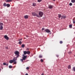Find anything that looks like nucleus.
<instances>
[{
	"label": "nucleus",
	"instance_id": "35",
	"mask_svg": "<svg viewBox=\"0 0 75 75\" xmlns=\"http://www.w3.org/2000/svg\"><path fill=\"white\" fill-rule=\"evenodd\" d=\"M22 40V39H20L18 40V41H21Z\"/></svg>",
	"mask_w": 75,
	"mask_h": 75
},
{
	"label": "nucleus",
	"instance_id": "2",
	"mask_svg": "<svg viewBox=\"0 0 75 75\" xmlns=\"http://www.w3.org/2000/svg\"><path fill=\"white\" fill-rule=\"evenodd\" d=\"M44 13L43 12L41 11L39 12V15L40 17H42V16H43Z\"/></svg>",
	"mask_w": 75,
	"mask_h": 75
},
{
	"label": "nucleus",
	"instance_id": "45",
	"mask_svg": "<svg viewBox=\"0 0 75 75\" xmlns=\"http://www.w3.org/2000/svg\"><path fill=\"white\" fill-rule=\"evenodd\" d=\"M24 38V39H26V38Z\"/></svg>",
	"mask_w": 75,
	"mask_h": 75
},
{
	"label": "nucleus",
	"instance_id": "30",
	"mask_svg": "<svg viewBox=\"0 0 75 75\" xmlns=\"http://www.w3.org/2000/svg\"><path fill=\"white\" fill-rule=\"evenodd\" d=\"M13 62L14 64H17V62H16V61H14Z\"/></svg>",
	"mask_w": 75,
	"mask_h": 75
},
{
	"label": "nucleus",
	"instance_id": "34",
	"mask_svg": "<svg viewBox=\"0 0 75 75\" xmlns=\"http://www.w3.org/2000/svg\"><path fill=\"white\" fill-rule=\"evenodd\" d=\"M4 65H6V63H4L3 64Z\"/></svg>",
	"mask_w": 75,
	"mask_h": 75
},
{
	"label": "nucleus",
	"instance_id": "16",
	"mask_svg": "<svg viewBox=\"0 0 75 75\" xmlns=\"http://www.w3.org/2000/svg\"><path fill=\"white\" fill-rule=\"evenodd\" d=\"M71 65H69L68 66V69H71Z\"/></svg>",
	"mask_w": 75,
	"mask_h": 75
},
{
	"label": "nucleus",
	"instance_id": "6",
	"mask_svg": "<svg viewBox=\"0 0 75 75\" xmlns=\"http://www.w3.org/2000/svg\"><path fill=\"white\" fill-rule=\"evenodd\" d=\"M54 7V6L52 5H50L49 6L48 8H50V9H51V8H52Z\"/></svg>",
	"mask_w": 75,
	"mask_h": 75
},
{
	"label": "nucleus",
	"instance_id": "13",
	"mask_svg": "<svg viewBox=\"0 0 75 75\" xmlns=\"http://www.w3.org/2000/svg\"><path fill=\"white\" fill-rule=\"evenodd\" d=\"M7 6V4L6 3H4L3 4V6L4 7H6Z\"/></svg>",
	"mask_w": 75,
	"mask_h": 75
},
{
	"label": "nucleus",
	"instance_id": "17",
	"mask_svg": "<svg viewBox=\"0 0 75 75\" xmlns=\"http://www.w3.org/2000/svg\"><path fill=\"white\" fill-rule=\"evenodd\" d=\"M3 26H2V25H1L0 26V30H3Z\"/></svg>",
	"mask_w": 75,
	"mask_h": 75
},
{
	"label": "nucleus",
	"instance_id": "25",
	"mask_svg": "<svg viewBox=\"0 0 75 75\" xmlns=\"http://www.w3.org/2000/svg\"><path fill=\"white\" fill-rule=\"evenodd\" d=\"M42 57V55H40L39 56V58H41Z\"/></svg>",
	"mask_w": 75,
	"mask_h": 75
},
{
	"label": "nucleus",
	"instance_id": "18",
	"mask_svg": "<svg viewBox=\"0 0 75 75\" xmlns=\"http://www.w3.org/2000/svg\"><path fill=\"white\" fill-rule=\"evenodd\" d=\"M71 1L72 2V3H75V0H71Z\"/></svg>",
	"mask_w": 75,
	"mask_h": 75
},
{
	"label": "nucleus",
	"instance_id": "5",
	"mask_svg": "<svg viewBox=\"0 0 75 75\" xmlns=\"http://www.w3.org/2000/svg\"><path fill=\"white\" fill-rule=\"evenodd\" d=\"M45 31L46 32V33H50L51 32V31H50L48 29H45Z\"/></svg>",
	"mask_w": 75,
	"mask_h": 75
},
{
	"label": "nucleus",
	"instance_id": "19",
	"mask_svg": "<svg viewBox=\"0 0 75 75\" xmlns=\"http://www.w3.org/2000/svg\"><path fill=\"white\" fill-rule=\"evenodd\" d=\"M73 22L74 24H75V19H73Z\"/></svg>",
	"mask_w": 75,
	"mask_h": 75
},
{
	"label": "nucleus",
	"instance_id": "23",
	"mask_svg": "<svg viewBox=\"0 0 75 75\" xmlns=\"http://www.w3.org/2000/svg\"><path fill=\"white\" fill-rule=\"evenodd\" d=\"M18 44H22V42H21V41H20L18 42Z\"/></svg>",
	"mask_w": 75,
	"mask_h": 75
},
{
	"label": "nucleus",
	"instance_id": "3",
	"mask_svg": "<svg viewBox=\"0 0 75 75\" xmlns=\"http://www.w3.org/2000/svg\"><path fill=\"white\" fill-rule=\"evenodd\" d=\"M32 16H36V17H38V15H37V13L35 12H33L32 13Z\"/></svg>",
	"mask_w": 75,
	"mask_h": 75
},
{
	"label": "nucleus",
	"instance_id": "37",
	"mask_svg": "<svg viewBox=\"0 0 75 75\" xmlns=\"http://www.w3.org/2000/svg\"><path fill=\"white\" fill-rule=\"evenodd\" d=\"M26 69H29V67H27L26 68Z\"/></svg>",
	"mask_w": 75,
	"mask_h": 75
},
{
	"label": "nucleus",
	"instance_id": "41",
	"mask_svg": "<svg viewBox=\"0 0 75 75\" xmlns=\"http://www.w3.org/2000/svg\"><path fill=\"white\" fill-rule=\"evenodd\" d=\"M25 75H28V74H26Z\"/></svg>",
	"mask_w": 75,
	"mask_h": 75
},
{
	"label": "nucleus",
	"instance_id": "29",
	"mask_svg": "<svg viewBox=\"0 0 75 75\" xmlns=\"http://www.w3.org/2000/svg\"><path fill=\"white\" fill-rule=\"evenodd\" d=\"M41 1H42V0H38V2H40Z\"/></svg>",
	"mask_w": 75,
	"mask_h": 75
},
{
	"label": "nucleus",
	"instance_id": "39",
	"mask_svg": "<svg viewBox=\"0 0 75 75\" xmlns=\"http://www.w3.org/2000/svg\"><path fill=\"white\" fill-rule=\"evenodd\" d=\"M69 54H71V53H72V52H69Z\"/></svg>",
	"mask_w": 75,
	"mask_h": 75
},
{
	"label": "nucleus",
	"instance_id": "27",
	"mask_svg": "<svg viewBox=\"0 0 75 75\" xmlns=\"http://www.w3.org/2000/svg\"><path fill=\"white\" fill-rule=\"evenodd\" d=\"M69 27L70 28H72V25H69Z\"/></svg>",
	"mask_w": 75,
	"mask_h": 75
},
{
	"label": "nucleus",
	"instance_id": "28",
	"mask_svg": "<svg viewBox=\"0 0 75 75\" xmlns=\"http://www.w3.org/2000/svg\"><path fill=\"white\" fill-rule=\"evenodd\" d=\"M12 66H9V68H10V69H11V68H12Z\"/></svg>",
	"mask_w": 75,
	"mask_h": 75
},
{
	"label": "nucleus",
	"instance_id": "14",
	"mask_svg": "<svg viewBox=\"0 0 75 75\" xmlns=\"http://www.w3.org/2000/svg\"><path fill=\"white\" fill-rule=\"evenodd\" d=\"M6 6L7 7H9L10 6V5L9 4H6Z\"/></svg>",
	"mask_w": 75,
	"mask_h": 75
},
{
	"label": "nucleus",
	"instance_id": "38",
	"mask_svg": "<svg viewBox=\"0 0 75 75\" xmlns=\"http://www.w3.org/2000/svg\"><path fill=\"white\" fill-rule=\"evenodd\" d=\"M56 57H58H58H59L58 55H56Z\"/></svg>",
	"mask_w": 75,
	"mask_h": 75
},
{
	"label": "nucleus",
	"instance_id": "24",
	"mask_svg": "<svg viewBox=\"0 0 75 75\" xmlns=\"http://www.w3.org/2000/svg\"><path fill=\"white\" fill-rule=\"evenodd\" d=\"M17 56L16 57V58H18V57H20V55L18 54V55H16Z\"/></svg>",
	"mask_w": 75,
	"mask_h": 75
},
{
	"label": "nucleus",
	"instance_id": "32",
	"mask_svg": "<svg viewBox=\"0 0 75 75\" xmlns=\"http://www.w3.org/2000/svg\"><path fill=\"white\" fill-rule=\"evenodd\" d=\"M60 44H62V43H63V42H62V41H60Z\"/></svg>",
	"mask_w": 75,
	"mask_h": 75
},
{
	"label": "nucleus",
	"instance_id": "1",
	"mask_svg": "<svg viewBox=\"0 0 75 75\" xmlns=\"http://www.w3.org/2000/svg\"><path fill=\"white\" fill-rule=\"evenodd\" d=\"M23 54H22V59H21L20 60L23 62L24 61H25V60L26 59V58H27V56L26 55H26V54H28V55H29L30 54V51H23Z\"/></svg>",
	"mask_w": 75,
	"mask_h": 75
},
{
	"label": "nucleus",
	"instance_id": "42",
	"mask_svg": "<svg viewBox=\"0 0 75 75\" xmlns=\"http://www.w3.org/2000/svg\"><path fill=\"white\" fill-rule=\"evenodd\" d=\"M26 37H28V35H27V36H26Z\"/></svg>",
	"mask_w": 75,
	"mask_h": 75
},
{
	"label": "nucleus",
	"instance_id": "46",
	"mask_svg": "<svg viewBox=\"0 0 75 75\" xmlns=\"http://www.w3.org/2000/svg\"><path fill=\"white\" fill-rule=\"evenodd\" d=\"M53 1H55V0H53Z\"/></svg>",
	"mask_w": 75,
	"mask_h": 75
},
{
	"label": "nucleus",
	"instance_id": "21",
	"mask_svg": "<svg viewBox=\"0 0 75 75\" xmlns=\"http://www.w3.org/2000/svg\"><path fill=\"white\" fill-rule=\"evenodd\" d=\"M33 6H36V4L35 3H33Z\"/></svg>",
	"mask_w": 75,
	"mask_h": 75
},
{
	"label": "nucleus",
	"instance_id": "15",
	"mask_svg": "<svg viewBox=\"0 0 75 75\" xmlns=\"http://www.w3.org/2000/svg\"><path fill=\"white\" fill-rule=\"evenodd\" d=\"M58 16L59 18H61V17H62L61 15V14H58Z\"/></svg>",
	"mask_w": 75,
	"mask_h": 75
},
{
	"label": "nucleus",
	"instance_id": "33",
	"mask_svg": "<svg viewBox=\"0 0 75 75\" xmlns=\"http://www.w3.org/2000/svg\"><path fill=\"white\" fill-rule=\"evenodd\" d=\"M0 25L2 26V25H3V23H1L0 24Z\"/></svg>",
	"mask_w": 75,
	"mask_h": 75
},
{
	"label": "nucleus",
	"instance_id": "4",
	"mask_svg": "<svg viewBox=\"0 0 75 75\" xmlns=\"http://www.w3.org/2000/svg\"><path fill=\"white\" fill-rule=\"evenodd\" d=\"M4 38L5 39H6V40H8L9 38L7 36V35H5L4 36Z\"/></svg>",
	"mask_w": 75,
	"mask_h": 75
},
{
	"label": "nucleus",
	"instance_id": "10",
	"mask_svg": "<svg viewBox=\"0 0 75 75\" xmlns=\"http://www.w3.org/2000/svg\"><path fill=\"white\" fill-rule=\"evenodd\" d=\"M17 59V58L16 57H14V58L13 59V61H16V60Z\"/></svg>",
	"mask_w": 75,
	"mask_h": 75
},
{
	"label": "nucleus",
	"instance_id": "47",
	"mask_svg": "<svg viewBox=\"0 0 75 75\" xmlns=\"http://www.w3.org/2000/svg\"><path fill=\"white\" fill-rule=\"evenodd\" d=\"M74 57H75V55H74Z\"/></svg>",
	"mask_w": 75,
	"mask_h": 75
},
{
	"label": "nucleus",
	"instance_id": "22",
	"mask_svg": "<svg viewBox=\"0 0 75 75\" xmlns=\"http://www.w3.org/2000/svg\"><path fill=\"white\" fill-rule=\"evenodd\" d=\"M25 47V45L24 44H22L21 45V47L22 48H24Z\"/></svg>",
	"mask_w": 75,
	"mask_h": 75
},
{
	"label": "nucleus",
	"instance_id": "20",
	"mask_svg": "<svg viewBox=\"0 0 75 75\" xmlns=\"http://www.w3.org/2000/svg\"><path fill=\"white\" fill-rule=\"evenodd\" d=\"M72 69L73 71H75V67H73Z\"/></svg>",
	"mask_w": 75,
	"mask_h": 75
},
{
	"label": "nucleus",
	"instance_id": "40",
	"mask_svg": "<svg viewBox=\"0 0 75 75\" xmlns=\"http://www.w3.org/2000/svg\"><path fill=\"white\" fill-rule=\"evenodd\" d=\"M5 48H6V49H8V47H6Z\"/></svg>",
	"mask_w": 75,
	"mask_h": 75
},
{
	"label": "nucleus",
	"instance_id": "7",
	"mask_svg": "<svg viewBox=\"0 0 75 75\" xmlns=\"http://www.w3.org/2000/svg\"><path fill=\"white\" fill-rule=\"evenodd\" d=\"M14 54L15 55H18L19 54V52L17 51H16L14 52Z\"/></svg>",
	"mask_w": 75,
	"mask_h": 75
},
{
	"label": "nucleus",
	"instance_id": "26",
	"mask_svg": "<svg viewBox=\"0 0 75 75\" xmlns=\"http://www.w3.org/2000/svg\"><path fill=\"white\" fill-rule=\"evenodd\" d=\"M69 5L70 6H72V4L71 3H70L69 4Z\"/></svg>",
	"mask_w": 75,
	"mask_h": 75
},
{
	"label": "nucleus",
	"instance_id": "12",
	"mask_svg": "<svg viewBox=\"0 0 75 75\" xmlns=\"http://www.w3.org/2000/svg\"><path fill=\"white\" fill-rule=\"evenodd\" d=\"M12 1V0H7L6 1V2H11Z\"/></svg>",
	"mask_w": 75,
	"mask_h": 75
},
{
	"label": "nucleus",
	"instance_id": "31",
	"mask_svg": "<svg viewBox=\"0 0 75 75\" xmlns=\"http://www.w3.org/2000/svg\"><path fill=\"white\" fill-rule=\"evenodd\" d=\"M40 61L42 62H44V60L42 59H41Z\"/></svg>",
	"mask_w": 75,
	"mask_h": 75
},
{
	"label": "nucleus",
	"instance_id": "8",
	"mask_svg": "<svg viewBox=\"0 0 75 75\" xmlns=\"http://www.w3.org/2000/svg\"><path fill=\"white\" fill-rule=\"evenodd\" d=\"M29 17L28 15H25L24 16V18H25V19H27Z\"/></svg>",
	"mask_w": 75,
	"mask_h": 75
},
{
	"label": "nucleus",
	"instance_id": "43",
	"mask_svg": "<svg viewBox=\"0 0 75 75\" xmlns=\"http://www.w3.org/2000/svg\"><path fill=\"white\" fill-rule=\"evenodd\" d=\"M44 75V74L43 73L41 74V75Z\"/></svg>",
	"mask_w": 75,
	"mask_h": 75
},
{
	"label": "nucleus",
	"instance_id": "44",
	"mask_svg": "<svg viewBox=\"0 0 75 75\" xmlns=\"http://www.w3.org/2000/svg\"><path fill=\"white\" fill-rule=\"evenodd\" d=\"M29 50L28 48H27V50Z\"/></svg>",
	"mask_w": 75,
	"mask_h": 75
},
{
	"label": "nucleus",
	"instance_id": "36",
	"mask_svg": "<svg viewBox=\"0 0 75 75\" xmlns=\"http://www.w3.org/2000/svg\"><path fill=\"white\" fill-rule=\"evenodd\" d=\"M43 30H44V28H42V31H43Z\"/></svg>",
	"mask_w": 75,
	"mask_h": 75
},
{
	"label": "nucleus",
	"instance_id": "11",
	"mask_svg": "<svg viewBox=\"0 0 75 75\" xmlns=\"http://www.w3.org/2000/svg\"><path fill=\"white\" fill-rule=\"evenodd\" d=\"M66 18V16H62V17H61V19H64V18Z\"/></svg>",
	"mask_w": 75,
	"mask_h": 75
},
{
	"label": "nucleus",
	"instance_id": "9",
	"mask_svg": "<svg viewBox=\"0 0 75 75\" xmlns=\"http://www.w3.org/2000/svg\"><path fill=\"white\" fill-rule=\"evenodd\" d=\"M9 62L10 64H12V63H13V62H14V61L13 60H11L9 61Z\"/></svg>",
	"mask_w": 75,
	"mask_h": 75
}]
</instances>
